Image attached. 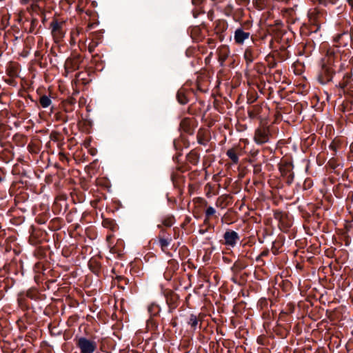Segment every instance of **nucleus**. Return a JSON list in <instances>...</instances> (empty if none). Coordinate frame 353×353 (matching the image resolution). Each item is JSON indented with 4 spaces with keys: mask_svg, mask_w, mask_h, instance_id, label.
<instances>
[{
    "mask_svg": "<svg viewBox=\"0 0 353 353\" xmlns=\"http://www.w3.org/2000/svg\"><path fill=\"white\" fill-rule=\"evenodd\" d=\"M64 21H59L54 18L50 24L51 34L55 43L60 42L65 37V31L63 29Z\"/></svg>",
    "mask_w": 353,
    "mask_h": 353,
    "instance_id": "nucleus-1",
    "label": "nucleus"
},
{
    "mask_svg": "<svg viewBox=\"0 0 353 353\" xmlns=\"http://www.w3.org/2000/svg\"><path fill=\"white\" fill-rule=\"evenodd\" d=\"M76 345L79 349L80 353H94L97 349V343L95 341L83 336L76 339Z\"/></svg>",
    "mask_w": 353,
    "mask_h": 353,
    "instance_id": "nucleus-2",
    "label": "nucleus"
},
{
    "mask_svg": "<svg viewBox=\"0 0 353 353\" xmlns=\"http://www.w3.org/2000/svg\"><path fill=\"white\" fill-rule=\"evenodd\" d=\"M352 74L347 72L343 74L342 79L339 82L336 87L339 88L344 94L353 97V83Z\"/></svg>",
    "mask_w": 353,
    "mask_h": 353,
    "instance_id": "nucleus-3",
    "label": "nucleus"
},
{
    "mask_svg": "<svg viewBox=\"0 0 353 353\" xmlns=\"http://www.w3.org/2000/svg\"><path fill=\"white\" fill-rule=\"evenodd\" d=\"M259 119L261 125L268 127L269 125L276 123L281 120V115L280 112H269L268 116L260 115Z\"/></svg>",
    "mask_w": 353,
    "mask_h": 353,
    "instance_id": "nucleus-4",
    "label": "nucleus"
},
{
    "mask_svg": "<svg viewBox=\"0 0 353 353\" xmlns=\"http://www.w3.org/2000/svg\"><path fill=\"white\" fill-rule=\"evenodd\" d=\"M270 133L268 127L261 125L255 130L254 139L258 144H263L269 141Z\"/></svg>",
    "mask_w": 353,
    "mask_h": 353,
    "instance_id": "nucleus-5",
    "label": "nucleus"
},
{
    "mask_svg": "<svg viewBox=\"0 0 353 353\" xmlns=\"http://www.w3.org/2000/svg\"><path fill=\"white\" fill-rule=\"evenodd\" d=\"M223 244L234 248L236 246L237 242L240 240V236L239 234L231 230H227L223 234Z\"/></svg>",
    "mask_w": 353,
    "mask_h": 353,
    "instance_id": "nucleus-6",
    "label": "nucleus"
},
{
    "mask_svg": "<svg viewBox=\"0 0 353 353\" xmlns=\"http://www.w3.org/2000/svg\"><path fill=\"white\" fill-rule=\"evenodd\" d=\"M307 16L310 24L316 26V29H318L319 23L322 22L323 19V13L315 8L308 11Z\"/></svg>",
    "mask_w": 353,
    "mask_h": 353,
    "instance_id": "nucleus-7",
    "label": "nucleus"
},
{
    "mask_svg": "<svg viewBox=\"0 0 353 353\" xmlns=\"http://www.w3.org/2000/svg\"><path fill=\"white\" fill-rule=\"evenodd\" d=\"M280 172L285 182L288 185H291L294 180V173L292 172L290 165H285L280 167Z\"/></svg>",
    "mask_w": 353,
    "mask_h": 353,
    "instance_id": "nucleus-8",
    "label": "nucleus"
},
{
    "mask_svg": "<svg viewBox=\"0 0 353 353\" xmlns=\"http://www.w3.org/2000/svg\"><path fill=\"white\" fill-rule=\"evenodd\" d=\"M250 36V32H245L241 28H237L234 34V42L237 45H242L245 40L249 39Z\"/></svg>",
    "mask_w": 353,
    "mask_h": 353,
    "instance_id": "nucleus-9",
    "label": "nucleus"
},
{
    "mask_svg": "<svg viewBox=\"0 0 353 353\" xmlns=\"http://www.w3.org/2000/svg\"><path fill=\"white\" fill-rule=\"evenodd\" d=\"M166 303L169 306V310L171 312L172 310L177 306V301L179 299L178 295L172 291H168L165 293Z\"/></svg>",
    "mask_w": 353,
    "mask_h": 353,
    "instance_id": "nucleus-10",
    "label": "nucleus"
},
{
    "mask_svg": "<svg viewBox=\"0 0 353 353\" xmlns=\"http://www.w3.org/2000/svg\"><path fill=\"white\" fill-rule=\"evenodd\" d=\"M194 121L190 118H184L180 123V128L188 134H192L194 131Z\"/></svg>",
    "mask_w": 353,
    "mask_h": 353,
    "instance_id": "nucleus-11",
    "label": "nucleus"
},
{
    "mask_svg": "<svg viewBox=\"0 0 353 353\" xmlns=\"http://www.w3.org/2000/svg\"><path fill=\"white\" fill-rule=\"evenodd\" d=\"M350 39V35L347 32L338 34L334 38V41L338 44L339 46H346Z\"/></svg>",
    "mask_w": 353,
    "mask_h": 353,
    "instance_id": "nucleus-12",
    "label": "nucleus"
},
{
    "mask_svg": "<svg viewBox=\"0 0 353 353\" xmlns=\"http://www.w3.org/2000/svg\"><path fill=\"white\" fill-rule=\"evenodd\" d=\"M79 124L84 131H88L92 126V121L88 117L87 114L85 115L81 114Z\"/></svg>",
    "mask_w": 353,
    "mask_h": 353,
    "instance_id": "nucleus-13",
    "label": "nucleus"
},
{
    "mask_svg": "<svg viewBox=\"0 0 353 353\" xmlns=\"http://www.w3.org/2000/svg\"><path fill=\"white\" fill-rule=\"evenodd\" d=\"M219 58L221 61H225L229 57L230 50L227 46H221L218 49Z\"/></svg>",
    "mask_w": 353,
    "mask_h": 353,
    "instance_id": "nucleus-14",
    "label": "nucleus"
},
{
    "mask_svg": "<svg viewBox=\"0 0 353 353\" xmlns=\"http://www.w3.org/2000/svg\"><path fill=\"white\" fill-rule=\"evenodd\" d=\"M256 57L255 53L251 47H248L244 52V59L248 64L252 63Z\"/></svg>",
    "mask_w": 353,
    "mask_h": 353,
    "instance_id": "nucleus-15",
    "label": "nucleus"
},
{
    "mask_svg": "<svg viewBox=\"0 0 353 353\" xmlns=\"http://www.w3.org/2000/svg\"><path fill=\"white\" fill-rule=\"evenodd\" d=\"M12 140L19 147H23L27 141L26 137L23 134L19 133L13 136Z\"/></svg>",
    "mask_w": 353,
    "mask_h": 353,
    "instance_id": "nucleus-16",
    "label": "nucleus"
},
{
    "mask_svg": "<svg viewBox=\"0 0 353 353\" xmlns=\"http://www.w3.org/2000/svg\"><path fill=\"white\" fill-rule=\"evenodd\" d=\"M6 74L11 78H14L18 76L17 66L14 63H10L6 68Z\"/></svg>",
    "mask_w": 353,
    "mask_h": 353,
    "instance_id": "nucleus-17",
    "label": "nucleus"
},
{
    "mask_svg": "<svg viewBox=\"0 0 353 353\" xmlns=\"http://www.w3.org/2000/svg\"><path fill=\"white\" fill-rule=\"evenodd\" d=\"M171 241H172L171 237L165 238L164 236H159V245H160L161 248L163 252H164L165 253L167 252H166L167 248L170 245Z\"/></svg>",
    "mask_w": 353,
    "mask_h": 353,
    "instance_id": "nucleus-18",
    "label": "nucleus"
},
{
    "mask_svg": "<svg viewBox=\"0 0 353 353\" xmlns=\"http://www.w3.org/2000/svg\"><path fill=\"white\" fill-rule=\"evenodd\" d=\"M160 310L161 309L159 305L154 303H151L148 308V311L151 316H157L159 314Z\"/></svg>",
    "mask_w": 353,
    "mask_h": 353,
    "instance_id": "nucleus-19",
    "label": "nucleus"
},
{
    "mask_svg": "<svg viewBox=\"0 0 353 353\" xmlns=\"http://www.w3.org/2000/svg\"><path fill=\"white\" fill-rule=\"evenodd\" d=\"M176 99L179 103L186 104L188 101V97L183 90H179L176 94Z\"/></svg>",
    "mask_w": 353,
    "mask_h": 353,
    "instance_id": "nucleus-20",
    "label": "nucleus"
},
{
    "mask_svg": "<svg viewBox=\"0 0 353 353\" xmlns=\"http://www.w3.org/2000/svg\"><path fill=\"white\" fill-rule=\"evenodd\" d=\"M228 157L231 159L233 163L236 164L239 162V157L234 148L227 151Z\"/></svg>",
    "mask_w": 353,
    "mask_h": 353,
    "instance_id": "nucleus-21",
    "label": "nucleus"
},
{
    "mask_svg": "<svg viewBox=\"0 0 353 353\" xmlns=\"http://www.w3.org/2000/svg\"><path fill=\"white\" fill-rule=\"evenodd\" d=\"M82 31H83V29L81 28H75L72 29L70 32L71 42L74 43L76 42L77 37L82 32Z\"/></svg>",
    "mask_w": 353,
    "mask_h": 353,
    "instance_id": "nucleus-22",
    "label": "nucleus"
},
{
    "mask_svg": "<svg viewBox=\"0 0 353 353\" xmlns=\"http://www.w3.org/2000/svg\"><path fill=\"white\" fill-rule=\"evenodd\" d=\"M325 72H327V74L325 77H323L322 75H320L319 77V81L322 84L329 82L330 81L332 80V72L331 70H330L329 69H326Z\"/></svg>",
    "mask_w": 353,
    "mask_h": 353,
    "instance_id": "nucleus-23",
    "label": "nucleus"
},
{
    "mask_svg": "<svg viewBox=\"0 0 353 353\" xmlns=\"http://www.w3.org/2000/svg\"><path fill=\"white\" fill-rule=\"evenodd\" d=\"M39 103L42 108H46L51 104V99L46 95L41 96L39 99Z\"/></svg>",
    "mask_w": 353,
    "mask_h": 353,
    "instance_id": "nucleus-24",
    "label": "nucleus"
},
{
    "mask_svg": "<svg viewBox=\"0 0 353 353\" xmlns=\"http://www.w3.org/2000/svg\"><path fill=\"white\" fill-rule=\"evenodd\" d=\"M66 67L70 68L72 70H77L79 68V62L77 59H68L66 61Z\"/></svg>",
    "mask_w": 353,
    "mask_h": 353,
    "instance_id": "nucleus-25",
    "label": "nucleus"
},
{
    "mask_svg": "<svg viewBox=\"0 0 353 353\" xmlns=\"http://www.w3.org/2000/svg\"><path fill=\"white\" fill-rule=\"evenodd\" d=\"M53 114V117L56 120L61 122L66 121V117L63 114V112H50V115Z\"/></svg>",
    "mask_w": 353,
    "mask_h": 353,
    "instance_id": "nucleus-26",
    "label": "nucleus"
},
{
    "mask_svg": "<svg viewBox=\"0 0 353 353\" xmlns=\"http://www.w3.org/2000/svg\"><path fill=\"white\" fill-rule=\"evenodd\" d=\"M26 296L31 299L36 300L38 299L39 294L35 289H30L26 292Z\"/></svg>",
    "mask_w": 353,
    "mask_h": 353,
    "instance_id": "nucleus-27",
    "label": "nucleus"
},
{
    "mask_svg": "<svg viewBox=\"0 0 353 353\" xmlns=\"http://www.w3.org/2000/svg\"><path fill=\"white\" fill-rule=\"evenodd\" d=\"M188 323L191 325L192 328L195 329L198 324V319L196 316L194 314H191L188 321Z\"/></svg>",
    "mask_w": 353,
    "mask_h": 353,
    "instance_id": "nucleus-28",
    "label": "nucleus"
},
{
    "mask_svg": "<svg viewBox=\"0 0 353 353\" xmlns=\"http://www.w3.org/2000/svg\"><path fill=\"white\" fill-rule=\"evenodd\" d=\"M339 0H318L319 4H321L324 6H329L330 5L333 6L337 3Z\"/></svg>",
    "mask_w": 353,
    "mask_h": 353,
    "instance_id": "nucleus-29",
    "label": "nucleus"
},
{
    "mask_svg": "<svg viewBox=\"0 0 353 353\" xmlns=\"http://www.w3.org/2000/svg\"><path fill=\"white\" fill-rule=\"evenodd\" d=\"M215 213L216 210L214 208L208 207L205 210V216H207L208 219H210L213 216L216 217Z\"/></svg>",
    "mask_w": 353,
    "mask_h": 353,
    "instance_id": "nucleus-30",
    "label": "nucleus"
},
{
    "mask_svg": "<svg viewBox=\"0 0 353 353\" xmlns=\"http://www.w3.org/2000/svg\"><path fill=\"white\" fill-rule=\"evenodd\" d=\"M174 216H169L163 219V224L166 227H170L174 224Z\"/></svg>",
    "mask_w": 353,
    "mask_h": 353,
    "instance_id": "nucleus-31",
    "label": "nucleus"
},
{
    "mask_svg": "<svg viewBox=\"0 0 353 353\" xmlns=\"http://www.w3.org/2000/svg\"><path fill=\"white\" fill-rule=\"evenodd\" d=\"M90 268L91 270L97 274L99 270V265L97 261H90Z\"/></svg>",
    "mask_w": 353,
    "mask_h": 353,
    "instance_id": "nucleus-32",
    "label": "nucleus"
},
{
    "mask_svg": "<svg viewBox=\"0 0 353 353\" xmlns=\"http://www.w3.org/2000/svg\"><path fill=\"white\" fill-rule=\"evenodd\" d=\"M198 159H199V157L198 155L196 154V153H190L189 155H188V161L193 163V164H196L198 161Z\"/></svg>",
    "mask_w": 353,
    "mask_h": 353,
    "instance_id": "nucleus-33",
    "label": "nucleus"
},
{
    "mask_svg": "<svg viewBox=\"0 0 353 353\" xmlns=\"http://www.w3.org/2000/svg\"><path fill=\"white\" fill-rule=\"evenodd\" d=\"M114 225V223L110 220L105 219L103 221V225L104 227L112 228Z\"/></svg>",
    "mask_w": 353,
    "mask_h": 353,
    "instance_id": "nucleus-34",
    "label": "nucleus"
},
{
    "mask_svg": "<svg viewBox=\"0 0 353 353\" xmlns=\"http://www.w3.org/2000/svg\"><path fill=\"white\" fill-rule=\"evenodd\" d=\"M14 112H0V117L3 119L4 117H8V115L10 114L12 117H15V114H14Z\"/></svg>",
    "mask_w": 353,
    "mask_h": 353,
    "instance_id": "nucleus-35",
    "label": "nucleus"
},
{
    "mask_svg": "<svg viewBox=\"0 0 353 353\" xmlns=\"http://www.w3.org/2000/svg\"><path fill=\"white\" fill-rule=\"evenodd\" d=\"M117 280L119 281V285H121V284H128V279L125 277H123V276H118L117 277Z\"/></svg>",
    "mask_w": 353,
    "mask_h": 353,
    "instance_id": "nucleus-36",
    "label": "nucleus"
},
{
    "mask_svg": "<svg viewBox=\"0 0 353 353\" xmlns=\"http://www.w3.org/2000/svg\"><path fill=\"white\" fill-rule=\"evenodd\" d=\"M283 216V215L282 214L281 212H276L274 214V218L276 219H279V221H281Z\"/></svg>",
    "mask_w": 353,
    "mask_h": 353,
    "instance_id": "nucleus-37",
    "label": "nucleus"
},
{
    "mask_svg": "<svg viewBox=\"0 0 353 353\" xmlns=\"http://www.w3.org/2000/svg\"><path fill=\"white\" fill-rule=\"evenodd\" d=\"M95 46H96V44H94V43H90V44L88 46V50H89V52H91V53H92V52H94Z\"/></svg>",
    "mask_w": 353,
    "mask_h": 353,
    "instance_id": "nucleus-38",
    "label": "nucleus"
},
{
    "mask_svg": "<svg viewBox=\"0 0 353 353\" xmlns=\"http://www.w3.org/2000/svg\"><path fill=\"white\" fill-rule=\"evenodd\" d=\"M248 115L249 117L251 118V119H253L254 117H256L257 115V112H252V111H250V112H248Z\"/></svg>",
    "mask_w": 353,
    "mask_h": 353,
    "instance_id": "nucleus-39",
    "label": "nucleus"
},
{
    "mask_svg": "<svg viewBox=\"0 0 353 353\" xmlns=\"http://www.w3.org/2000/svg\"><path fill=\"white\" fill-rule=\"evenodd\" d=\"M197 199L201 202V203H203L205 206H206V205H207V203H207V201H205L204 199H201V198H198Z\"/></svg>",
    "mask_w": 353,
    "mask_h": 353,
    "instance_id": "nucleus-40",
    "label": "nucleus"
},
{
    "mask_svg": "<svg viewBox=\"0 0 353 353\" xmlns=\"http://www.w3.org/2000/svg\"><path fill=\"white\" fill-rule=\"evenodd\" d=\"M347 2L351 7L352 11L353 12V0H347Z\"/></svg>",
    "mask_w": 353,
    "mask_h": 353,
    "instance_id": "nucleus-41",
    "label": "nucleus"
},
{
    "mask_svg": "<svg viewBox=\"0 0 353 353\" xmlns=\"http://www.w3.org/2000/svg\"><path fill=\"white\" fill-rule=\"evenodd\" d=\"M330 148L334 151L336 150V147L334 143H331L330 145Z\"/></svg>",
    "mask_w": 353,
    "mask_h": 353,
    "instance_id": "nucleus-42",
    "label": "nucleus"
},
{
    "mask_svg": "<svg viewBox=\"0 0 353 353\" xmlns=\"http://www.w3.org/2000/svg\"><path fill=\"white\" fill-rule=\"evenodd\" d=\"M210 219H208L207 216H205V219L204 220V224L208 225L209 224Z\"/></svg>",
    "mask_w": 353,
    "mask_h": 353,
    "instance_id": "nucleus-43",
    "label": "nucleus"
},
{
    "mask_svg": "<svg viewBox=\"0 0 353 353\" xmlns=\"http://www.w3.org/2000/svg\"><path fill=\"white\" fill-rule=\"evenodd\" d=\"M197 137H198V141H199V142L200 143L203 144V142L202 141H203V139H201V138L199 137V134L197 135Z\"/></svg>",
    "mask_w": 353,
    "mask_h": 353,
    "instance_id": "nucleus-44",
    "label": "nucleus"
},
{
    "mask_svg": "<svg viewBox=\"0 0 353 353\" xmlns=\"http://www.w3.org/2000/svg\"><path fill=\"white\" fill-rule=\"evenodd\" d=\"M197 137H198V141H199V142L200 143L203 144V142L202 141H203V139H201V138L199 137V134L197 135Z\"/></svg>",
    "mask_w": 353,
    "mask_h": 353,
    "instance_id": "nucleus-45",
    "label": "nucleus"
},
{
    "mask_svg": "<svg viewBox=\"0 0 353 353\" xmlns=\"http://www.w3.org/2000/svg\"><path fill=\"white\" fill-rule=\"evenodd\" d=\"M8 84L11 85L13 83V79H8L6 81Z\"/></svg>",
    "mask_w": 353,
    "mask_h": 353,
    "instance_id": "nucleus-46",
    "label": "nucleus"
},
{
    "mask_svg": "<svg viewBox=\"0 0 353 353\" xmlns=\"http://www.w3.org/2000/svg\"><path fill=\"white\" fill-rule=\"evenodd\" d=\"M263 304L264 305L267 304V301L266 300L261 301V305H263Z\"/></svg>",
    "mask_w": 353,
    "mask_h": 353,
    "instance_id": "nucleus-47",
    "label": "nucleus"
},
{
    "mask_svg": "<svg viewBox=\"0 0 353 353\" xmlns=\"http://www.w3.org/2000/svg\"><path fill=\"white\" fill-rule=\"evenodd\" d=\"M334 54V52H333L332 51H331V50H329L327 51V54Z\"/></svg>",
    "mask_w": 353,
    "mask_h": 353,
    "instance_id": "nucleus-48",
    "label": "nucleus"
},
{
    "mask_svg": "<svg viewBox=\"0 0 353 353\" xmlns=\"http://www.w3.org/2000/svg\"><path fill=\"white\" fill-rule=\"evenodd\" d=\"M259 168L258 169V168H256V167H255V169H254V171H255V172L259 171Z\"/></svg>",
    "mask_w": 353,
    "mask_h": 353,
    "instance_id": "nucleus-49",
    "label": "nucleus"
},
{
    "mask_svg": "<svg viewBox=\"0 0 353 353\" xmlns=\"http://www.w3.org/2000/svg\"><path fill=\"white\" fill-rule=\"evenodd\" d=\"M176 230H177L176 228H174V231L175 232V233H176Z\"/></svg>",
    "mask_w": 353,
    "mask_h": 353,
    "instance_id": "nucleus-50",
    "label": "nucleus"
}]
</instances>
